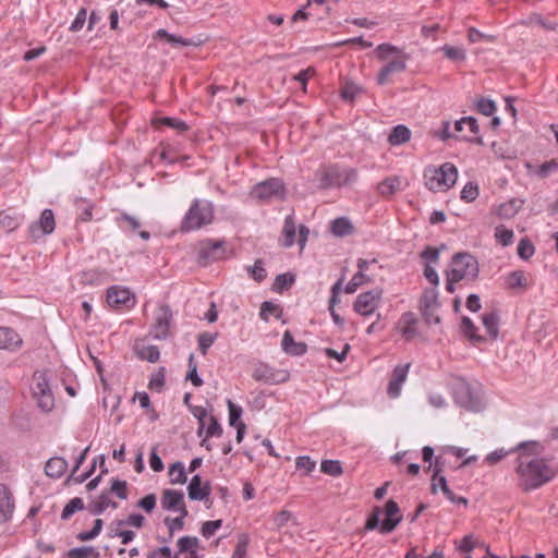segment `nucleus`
Listing matches in <instances>:
<instances>
[{"mask_svg": "<svg viewBox=\"0 0 558 558\" xmlns=\"http://www.w3.org/2000/svg\"><path fill=\"white\" fill-rule=\"evenodd\" d=\"M116 221L118 227L126 233H134L142 226L138 218L126 213H123L117 217Z\"/></svg>", "mask_w": 558, "mask_h": 558, "instance_id": "obj_27", "label": "nucleus"}, {"mask_svg": "<svg viewBox=\"0 0 558 558\" xmlns=\"http://www.w3.org/2000/svg\"><path fill=\"white\" fill-rule=\"evenodd\" d=\"M446 275L451 276V280H473L478 275V263L470 253H457L452 256Z\"/></svg>", "mask_w": 558, "mask_h": 558, "instance_id": "obj_7", "label": "nucleus"}, {"mask_svg": "<svg viewBox=\"0 0 558 558\" xmlns=\"http://www.w3.org/2000/svg\"><path fill=\"white\" fill-rule=\"evenodd\" d=\"M315 178L318 181V187L326 190L351 185L356 181L357 173L351 168L329 166L317 171Z\"/></svg>", "mask_w": 558, "mask_h": 558, "instance_id": "obj_5", "label": "nucleus"}, {"mask_svg": "<svg viewBox=\"0 0 558 558\" xmlns=\"http://www.w3.org/2000/svg\"><path fill=\"white\" fill-rule=\"evenodd\" d=\"M68 469V462L61 457H54L47 461L45 472L49 477L60 478Z\"/></svg>", "mask_w": 558, "mask_h": 558, "instance_id": "obj_22", "label": "nucleus"}, {"mask_svg": "<svg viewBox=\"0 0 558 558\" xmlns=\"http://www.w3.org/2000/svg\"><path fill=\"white\" fill-rule=\"evenodd\" d=\"M468 39L470 43H478L481 40H487L489 43H493L496 40V36L492 34H484L476 29L475 27H470L468 29Z\"/></svg>", "mask_w": 558, "mask_h": 558, "instance_id": "obj_53", "label": "nucleus"}, {"mask_svg": "<svg viewBox=\"0 0 558 558\" xmlns=\"http://www.w3.org/2000/svg\"><path fill=\"white\" fill-rule=\"evenodd\" d=\"M208 425H206V437H220L222 434V427L215 416H209Z\"/></svg>", "mask_w": 558, "mask_h": 558, "instance_id": "obj_63", "label": "nucleus"}, {"mask_svg": "<svg viewBox=\"0 0 558 558\" xmlns=\"http://www.w3.org/2000/svg\"><path fill=\"white\" fill-rule=\"evenodd\" d=\"M228 410H229V424L231 426H235L240 423V417L242 415V408L235 403H233L231 400H228Z\"/></svg>", "mask_w": 558, "mask_h": 558, "instance_id": "obj_61", "label": "nucleus"}, {"mask_svg": "<svg viewBox=\"0 0 558 558\" xmlns=\"http://www.w3.org/2000/svg\"><path fill=\"white\" fill-rule=\"evenodd\" d=\"M441 472V464L439 462V459H436L435 465H434V474L432 476V490L433 493L436 492L437 487L439 486L442 493H448L449 486L447 484V480L445 476L440 475Z\"/></svg>", "mask_w": 558, "mask_h": 558, "instance_id": "obj_33", "label": "nucleus"}, {"mask_svg": "<svg viewBox=\"0 0 558 558\" xmlns=\"http://www.w3.org/2000/svg\"><path fill=\"white\" fill-rule=\"evenodd\" d=\"M416 323H417V319H416L414 313L407 312L402 315V317L400 319L401 332H402V336L407 340H411L417 335L416 327H415Z\"/></svg>", "mask_w": 558, "mask_h": 558, "instance_id": "obj_25", "label": "nucleus"}, {"mask_svg": "<svg viewBox=\"0 0 558 558\" xmlns=\"http://www.w3.org/2000/svg\"><path fill=\"white\" fill-rule=\"evenodd\" d=\"M223 244V241H215L211 239L199 242L197 251L199 262L202 264H208L223 258L226 256Z\"/></svg>", "mask_w": 558, "mask_h": 558, "instance_id": "obj_11", "label": "nucleus"}, {"mask_svg": "<svg viewBox=\"0 0 558 558\" xmlns=\"http://www.w3.org/2000/svg\"><path fill=\"white\" fill-rule=\"evenodd\" d=\"M108 507L117 508V502L112 501L108 495L101 494L99 498L90 505L93 514H101Z\"/></svg>", "mask_w": 558, "mask_h": 558, "instance_id": "obj_40", "label": "nucleus"}, {"mask_svg": "<svg viewBox=\"0 0 558 558\" xmlns=\"http://www.w3.org/2000/svg\"><path fill=\"white\" fill-rule=\"evenodd\" d=\"M371 281L372 278L369 276H367L366 274H362V271H357L345 286L344 292L348 294H352L357 290L359 287Z\"/></svg>", "mask_w": 558, "mask_h": 558, "instance_id": "obj_41", "label": "nucleus"}, {"mask_svg": "<svg viewBox=\"0 0 558 558\" xmlns=\"http://www.w3.org/2000/svg\"><path fill=\"white\" fill-rule=\"evenodd\" d=\"M23 344L22 337L10 327H0V350L17 351Z\"/></svg>", "mask_w": 558, "mask_h": 558, "instance_id": "obj_17", "label": "nucleus"}, {"mask_svg": "<svg viewBox=\"0 0 558 558\" xmlns=\"http://www.w3.org/2000/svg\"><path fill=\"white\" fill-rule=\"evenodd\" d=\"M506 284L509 289H517L526 286V278L523 271H512L506 277Z\"/></svg>", "mask_w": 558, "mask_h": 558, "instance_id": "obj_43", "label": "nucleus"}, {"mask_svg": "<svg viewBox=\"0 0 558 558\" xmlns=\"http://www.w3.org/2000/svg\"><path fill=\"white\" fill-rule=\"evenodd\" d=\"M107 302L111 307L130 306L133 304L131 291L119 286L110 287L107 291Z\"/></svg>", "mask_w": 558, "mask_h": 558, "instance_id": "obj_15", "label": "nucleus"}, {"mask_svg": "<svg viewBox=\"0 0 558 558\" xmlns=\"http://www.w3.org/2000/svg\"><path fill=\"white\" fill-rule=\"evenodd\" d=\"M68 558H99L100 554L92 546L72 548L65 553Z\"/></svg>", "mask_w": 558, "mask_h": 558, "instance_id": "obj_37", "label": "nucleus"}, {"mask_svg": "<svg viewBox=\"0 0 558 558\" xmlns=\"http://www.w3.org/2000/svg\"><path fill=\"white\" fill-rule=\"evenodd\" d=\"M77 209L80 210L78 218L82 221H89L93 218L92 210L93 206L84 199H81L76 203Z\"/></svg>", "mask_w": 558, "mask_h": 558, "instance_id": "obj_64", "label": "nucleus"}, {"mask_svg": "<svg viewBox=\"0 0 558 558\" xmlns=\"http://www.w3.org/2000/svg\"><path fill=\"white\" fill-rule=\"evenodd\" d=\"M381 296L383 290L380 289L363 292L356 296L353 310L362 316H369L379 307Z\"/></svg>", "mask_w": 558, "mask_h": 558, "instance_id": "obj_10", "label": "nucleus"}, {"mask_svg": "<svg viewBox=\"0 0 558 558\" xmlns=\"http://www.w3.org/2000/svg\"><path fill=\"white\" fill-rule=\"evenodd\" d=\"M458 170L454 165L445 162L439 167H428L424 171L426 187L432 192H447L457 182Z\"/></svg>", "mask_w": 558, "mask_h": 558, "instance_id": "obj_3", "label": "nucleus"}, {"mask_svg": "<svg viewBox=\"0 0 558 558\" xmlns=\"http://www.w3.org/2000/svg\"><path fill=\"white\" fill-rule=\"evenodd\" d=\"M438 292L436 288L426 289L421 299V308L438 307Z\"/></svg>", "mask_w": 558, "mask_h": 558, "instance_id": "obj_45", "label": "nucleus"}, {"mask_svg": "<svg viewBox=\"0 0 558 558\" xmlns=\"http://www.w3.org/2000/svg\"><path fill=\"white\" fill-rule=\"evenodd\" d=\"M214 220V206L206 199H194L181 222V230H198Z\"/></svg>", "mask_w": 558, "mask_h": 558, "instance_id": "obj_4", "label": "nucleus"}, {"mask_svg": "<svg viewBox=\"0 0 558 558\" xmlns=\"http://www.w3.org/2000/svg\"><path fill=\"white\" fill-rule=\"evenodd\" d=\"M402 190V180L399 177H389L378 183L377 191L384 197H389Z\"/></svg>", "mask_w": 558, "mask_h": 558, "instance_id": "obj_24", "label": "nucleus"}, {"mask_svg": "<svg viewBox=\"0 0 558 558\" xmlns=\"http://www.w3.org/2000/svg\"><path fill=\"white\" fill-rule=\"evenodd\" d=\"M475 109L483 116L489 117L495 113L496 105L493 100L485 97H481L475 102Z\"/></svg>", "mask_w": 558, "mask_h": 558, "instance_id": "obj_46", "label": "nucleus"}, {"mask_svg": "<svg viewBox=\"0 0 558 558\" xmlns=\"http://www.w3.org/2000/svg\"><path fill=\"white\" fill-rule=\"evenodd\" d=\"M330 230L336 236H344L353 231L351 221L345 217H340L331 221Z\"/></svg>", "mask_w": 558, "mask_h": 558, "instance_id": "obj_32", "label": "nucleus"}, {"mask_svg": "<svg viewBox=\"0 0 558 558\" xmlns=\"http://www.w3.org/2000/svg\"><path fill=\"white\" fill-rule=\"evenodd\" d=\"M169 477L171 484H185L186 483V473L184 464L180 461L174 462L169 468Z\"/></svg>", "mask_w": 558, "mask_h": 558, "instance_id": "obj_34", "label": "nucleus"}, {"mask_svg": "<svg viewBox=\"0 0 558 558\" xmlns=\"http://www.w3.org/2000/svg\"><path fill=\"white\" fill-rule=\"evenodd\" d=\"M153 125L156 129H160L161 126H168L174 130L177 135H183L190 129L184 121L169 117L154 119Z\"/></svg>", "mask_w": 558, "mask_h": 558, "instance_id": "obj_21", "label": "nucleus"}, {"mask_svg": "<svg viewBox=\"0 0 558 558\" xmlns=\"http://www.w3.org/2000/svg\"><path fill=\"white\" fill-rule=\"evenodd\" d=\"M116 521L118 526H133L136 529H141L145 523V518L140 513H133L130 514L126 519Z\"/></svg>", "mask_w": 558, "mask_h": 558, "instance_id": "obj_50", "label": "nucleus"}, {"mask_svg": "<svg viewBox=\"0 0 558 558\" xmlns=\"http://www.w3.org/2000/svg\"><path fill=\"white\" fill-rule=\"evenodd\" d=\"M513 231L504 227H497L495 229V238L502 246H508L513 241Z\"/></svg>", "mask_w": 558, "mask_h": 558, "instance_id": "obj_51", "label": "nucleus"}, {"mask_svg": "<svg viewBox=\"0 0 558 558\" xmlns=\"http://www.w3.org/2000/svg\"><path fill=\"white\" fill-rule=\"evenodd\" d=\"M478 196V187L472 182H468L461 191V199L473 202Z\"/></svg>", "mask_w": 558, "mask_h": 558, "instance_id": "obj_60", "label": "nucleus"}, {"mask_svg": "<svg viewBox=\"0 0 558 558\" xmlns=\"http://www.w3.org/2000/svg\"><path fill=\"white\" fill-rule=\"evenodd\" d=\"M172 322V312L166 304L160 305L154 314V323L151 325L150 333L154 339L165 340L170 332Z\"/></svg>", "mask_w": 558, "mask_h": 558, "instance_id": "obj_9", "label": "nucleus"}, {"mask_svg": "<svg viewBox=\"0 0 558 558\" xmlns=\"http://www.w3.org/2000/svg\"><path fill=\"white\" fill-rule=\"evenodd\" d=\"M376 58L386 62L377 75V84L385 85L389 82L390 75L397 72H403L407 69V61L410 56L403 49L391 44H380L374 50Z\"/></svg>", "mask_w": 558, "mask_h": 558, "instance_id": "obj_2", "label": "nucleus"}, {"mask_svg": "<svg viewBox=\"0 0 558 558\" xmlns=\"http://www.w3.org/2000/svg\"><path fill=\"white\" fill-rule=\"evenodd\" d=\"M252 377L257 381L266 384H279L288 379V373L284 371H276L267 364H258L252 374Z\"/></svg>", "mask_w": 558, "mask_h": 558, "instance_id": "obj_13", "label": "nucleus"}, {"mask_svg": "<svg viewBox=\"0 0 558 558\" xmlns=\"http://www.w3.org/2000/svg\"><path fill=\"white\" fill-rule=\"evenodd\" d=\"M385 512L387 518L379 526V532L381 534H388L392 532L402 521V515L399 513V506L395 500L390 499L387 501Z\"/></svg>", "mask_w": 558, "mask_h": 558, "instance_id": "obj_14", "label": "nucleus"}, {"mask_svg": "<svg viewBox=\"0 0 558 558\" xmlns=\"http://www.w3.org/2000/svg\"><path fill=\"white\" fill-rule=\"evenodd\" d=\"M483 325L487 331V333L493 338L496 339L498 336V324H499V317L496 313L490 312L486 313L482 317Z\"/></svg>", "mask_w": 558, "mask_h": 558, "instance_id": "obj_35", "label": "nucleus"}, {"mask_svg": "<svg viewBox=\"0 0 558 558\" xmlns=\"http://www.w3.org/2000/svg\"><path fill=\"white\" fill-rule=\"evenodd\" d=\"M554 172H558V161L556 159L544 162L535 171V173L542 179L547 178Z\"/></svg>", "mask_w": 558, "mask_h": 558, "instance_id": "obj_55", "label": "nucleus"}, {"mask_svg": "<svg viewBox=\"0 0 558 558\" xmlns=\"http://www.w3.org/2000/svg\"><path fill=\"white\" fill-rule=\"evenodd\" d=\"M217 336L210 332H203L198 336V349L203 355L207 353V350L213 345Z\"/></svg>", "mask_w": 558, "mask_h": 558, "instance_id": "obj_56", "label": "nucleus"}, {"mask_svg": "<svg viewBox=\"0 0 558 558\" xmlns=\"http://www.w3.org/2000/svg\"><path fill=\"white\" fill-rule=\"evenodd\" d=\"M517 450H522L517 459L515 473L524 492L537 489L556 476L557 470L551 461L537 457L544 451L538 441H522L513 449Z\"/></svg>", "mask_w": 558, "mask_h": 558, "instance_id": "obj_1", "label": "nucleus"}, {"mask_svg": "<svg viewBox=\"0 0 558 558\" xmlns=\"http://www.w3.org/2000/svg\"><path fill=\"white\" fill-rule=\"evenodd\" d=\"M252 196L263 202L272 199H283L286 196V189L281 180L272 178L257 183L252 192Z\"/></svg>", "mask_w": 558, "mask_h": 558, "instance_id": "obj_8", "label": "nucleus"}, {"mask_svg": "<svg viewBox=\"0 0 558 558\" xmlns=\"http://www.w3.org/2000/svg\"><path fill=\"white\" fill-rule=\"evenodd\" d=\"M179 512L181 513L180 517H177V518H173V519H170V518H166L165 519V524L169 529L170 537H172L174 531H180V530L183 529V526H184V518L189 514L185 505H182V507H180Z\"/></svg>", "mask_w": 558, "mask_h": 558, "instance_id": "obj_36", "label": "nucleus"}, {"mask_svg": "<svg viewBox=\"0 0 558 558\" xmlns=\"http://www.w3.org/2000/svg\"><path fill=\"white\" fill-rule=\"evenodd\" d=\"M184 504V495L182 492L166 489L162 493L161 506L166 510H178Z\"/></svg>", "mask_w": 558, "mask_h": 558, "instance_id": "obj_20", "label": "nucleus"}, {"mask_svg": "<svg viewBox=\"0 0 558 558\" xmlns=\"http://www.w3.org/2000/svg\"><path fill=\"white\" fill-rule=\"evenodd\" d=\"M178 547L180 553H196V548L198 547V538L194 536H182L178 541Z\"/></svg>", "mask_w": 558, "mask_h": 558, "instance_id": "obj_47", "label": "nucleus"}, {"mask_svg": "<svg viewBox=\"0 0 558 558\" xmlns=\"http://www.w3.org/2000/svg\"><path fill=\"white\" fill-rule=\"evenodd\" d=\"M186 379L191 380L195 387H201L203 385V379L197 374V366L194 362L193 354H191L189 357V372L186 374Z\"/></svg>", "mask_w": 558, "mask_h": 558, "instance_id": "obj_52", "label": "nucleus"}, {"mask_svg": "<svg viewBox=\"0 0 558 558\" xmlns=\"http://www.w3.org/2000/svg\"><path fill=\"white\" fill-rule=\"evenodd\" d=\"M282 350L290 355H302L306 352V344L295 342L290 331H286L281 341Z\"/></svg>", "mask_w": 558, "mask_h": 558, "instance_id": "obj_23", "label": "nucleus"}, {"mask_svg": "<svg viewBox=\"0 0 558 558\" xmlns=\"http://www.w3.org/2000/svg\"><path fill=\"white\" fill-rule=\"evenodd\" d=\"M189 497L192 500H205L210 494V485L206 482L202 484L199 475H194L187 486Z\"/></svg>", "mask_w": 558, "mask_h": 558, "instance_id": "obj_19", "label": "nucleus"}, {"mask_svg": "<svg viewBox=\"0 0 558 558\" xmlns=\"http://www.w3.org/2000/svg\"><path fill=\"white\" fill-rule=\"evenodd\" d=\"M14 500L7 485L0 484V525L12 518Z\"/></svg>", "mask_w": 558, "mask_h": 558, "instance_id": "obj_18", "label": "nucleus"}, {"mask_svg": "<svg viewBox=\"0 0 558 558\" xmlns=\"http://www.w3.org/2000/svg\"><path fill=\"white\" fill-rule=\"evenodd\" d=\"M137 354L142 360L155 363L159 360V350L156 345H137Z\"/></svg>", "mask_w": 558, "mask_h": 558, "instance_id": "obj_44", "label": "nucleus"}, {"mask_svg": "<svg viewBox=\"0 0 558 558\" xmlns=\"http://www.w3.org/2000/svg\"><path fill=\"white\" fill-rule=\"evenodd\" d=\"M362 92V88L353 82H347L341 90V96L344 100H353L357 94Z\"/></svg>", "mask_w": 558, "mask_h": 558, "instance_id": "obj_57", "label": "nucleus"}, {"mask_svg": "<svg viewBox=\"0 0 558 558\" xmlns=\"http://www.w3.org/2000/svg\"><path fill=\"white\" fill-rule=\"evenodd\" d=\"M520 208L521 205L515 199H511L500 204L495 209V214L501 219H510L517 215Z\"/></svg>", "mask_w": 558, "mask_h": 558, "instance_id": "obj_30", "label": "nucleus"}, {"mask_svg": "<svg viewBox=\"0 0 558 558\" xmlns=\"http://www.w3.org/2000/svg\"><path fill=\"white\" fill-rule=\"evenodd\" d=\"M492 148L502 159H513L517 157V151L509 145V142H493Z\"/></svg>", "mask_w": 558, "mask_h": 558, "instance_id": "obj_38", "label": "nucleus"}, {"mask_svg": "<svg viewBox=\"0 0 558 558\" xmlns=\"http://www.w3.org/2000/svg\"><path fill=\"white\" fill-rule=\"evenodd\" d=\"M462 331L463 333L469 337L471 340L474 341H482L483 337L476 335V327L473 324V322L469 317L462 318Z\"/></svg>", "mask_w": 558, "mask_h": 558, "instance_id": "obj_54", "label": "nucleus"}, {"mask_svg": "<svg viewBox=\"0 0 558 558\" xmlns=\"http://www.w3.org/2000/svg\"><path fill=\"white\" fill-rule=\"evenodd\" d=\"M31 390L37 407L44 413H49L53 410L54 396L46 371H36L33 374Z\"/></svg>", "mask_w": 558, "mask_h": 558, "instance_id": "obj_6", "label": "nucleus"}, {"mask_svg": "<svg viewBox=\"0 0 558 558\" xmlns=\"http://www.w3.org/2000/svg\"><path fill=\"white\" fill-rule=\"evenodd\" d=\"M441 51L451 61H464L466 59V51L462 46L445 45L441 47Z\"/></svg>", "mask_w": 558, "mask_h": 558, "instance_id": "obj_39", "label": "nucleus"}, {"mask_svg": "<svg viewBox=\"0 0 558 558\" xmlns=\"http://www.w3.org/2000/svg\"><path fill=\"white\" fill-rule=\"evenodd\" d=\"M123 527L124 526H118L117 521L111 522L108 527V536L110 538L120 537L121 543L126 545L134 539L136 534L131 530H123Z\"/></svg>", "mask_w": 558, "mask_h": 558, "instance_id": "obj_28", "label": "nucleus"}, {"mask_svg": "<svg viewBox=\"0 0 558 558\" xmlns=\"http://www.w3.org/2000/svg\"><path fill=\"white\" fill-rule=\"evenodd\" d=\"M534 246L527 239L520 240L518 244V255L522 259H529L534 254Z\"/></svg>", "mask_w": 558, "mask_h": 558, "instance_id": "obj_62", "label": "nucleus"}, {"mask_svg": "<svg viewBox=\"0 0 558 558\" xmlns=\"http://www.w3.org/2000/svg\"><path fill=\"white\" fill-rule=\"evenodd\" d=\"M84 509L83 499L80 497L72 498L63 508L61 513L62 520H69L75 512Z\"/></svg>", "mask_w": 558, "mask_h": 558, "instance_id": "obj_42", "label": "nucleus"}, {"mask_svg": "<svg viewBox=\"0 0 558 558\" xmlns=\"http://www.w3.org/2000/svg\"><path fill=\"white\" fill-rule=\"evenodd\" d=\"M432 135L438 140H449L456 136L454 133L450 131V122L448 121L441 122V124L433 131Z\"/></svg>", "mask_w": 558, "mask_h": 558, "instance_id": "obj_58", "label": "nucleus"}, {"mask_svg": "<svg viewBox=\"0 0 558 558\" xmlns=\"http://www.w3.org/2000/svg\"><path fill=\"white\" fill-rule=\"evenodd\" d=\"M56 227L54 215L51 209H44L38 221L29 226V234L37 240L46 234L53 232Z\"/></svg>", "mask_w": 558, "mask_h": 558, "instance_id": "obj_12", "label": "nucleus"}, {"mask_svg": "<svg viewBox=\"0 0 558 558\" xmlns=\"http://www.w3.org/2000/svg\"><path fill=\"white\" fill-rule=\"evenodd\" d=\"M409 368L410 364L398 365L395 367L387 388V392L390 398H397L400 396L401 387L408 377Z\"/></svg>", "mask_w": 558, "mask_h": 558, "instance_id": "obj_16", "label": "nucleus"}, {"mask_svg": "<svg viewBox=\"0 0 558 558\" xmlns=\"http://www.w3.org/2000/svg\"><path fill=\"white\" fill-rule=\"evenodd\" d=\"M21 223V219L17 214L11 210H4L0 213V228L5 232L15 230Z\"/></svg>", "mask_w": 558, "mask_h": 558, "instance_id": "obj_31", "label": "nucleus"}, {"mask_svg": "<svg viewBox=\"0 0 558 558\" xmlns=\"http://www.w3.org/2000/svg\"><path fill=\"white\" fill-rule=\"evenodd\" d=\"M190 411L198 421L197 435L201 437L206 427V420L208 418L207 410L203 407L190 405Z\"/></svg>", "mask_w": 558, "mask_h": 558, "instance_id": "obj_49", "label": "nucleus"}, {"mask_svg": "<svg viewBox=\"0 0 558 558\" xmlns=\"http://www.w3.org/2000/svg\"><path fill=\"white\" fill-rule=\"evenodd\" d=\"M154 38L163 39L173 47H178V46L189 47V46H197L198 45L191 39H186L181 36L170 34L165 28H159L154 34Z\"/></svg>", "mask_w": 558, "mask_h": 558, "instance_id": "obj_26", "label": "nucleus"}, {"mask_svg": "<svg viewBox=\"0 0 558 558\" xmlns=\"http://www.w3.org/2000/svg\"><path fill=\"white\" fill-rule=\"evenodd\" d=\"M320 471L331 476H339L343 472L338 460H324L320 464Z\"/></svg>", "mask_w": 558, "mask_h": 558, "instance_id": "obj_48", "label": "nucleus"}, {"mask_svg": "<svg viewBox=\"0 0 558 558\" xmlns=\"http://www.w3.org/2000/svg\"><path fill=\"white\" fill-rule=\"evenodd\" d=\"M296 226L293 216L289 215L284 219L282 234L283 246L291 247L295 243Z\"/></svg>", "mask_w": 558, "mask_h": 558, "instance_id": "obj_29", "label": "nucleus"}, {"mask_svg": "<svg viewBox=\"0 0 558 558\" xmlns=\"http://www.w3.org/2000/svg\"><path fill=\"white\" fill-rule=\"evenodd\" d=\"M250 276L257 282L263 281L266 276L267 271L263 267V264L260 260H256L255 264L247 268Z\"/></svg>", "mask_w": 558, "mask_h": 558, "instance_id": "obj_59", "label": "nucleus"}]
</instances>
